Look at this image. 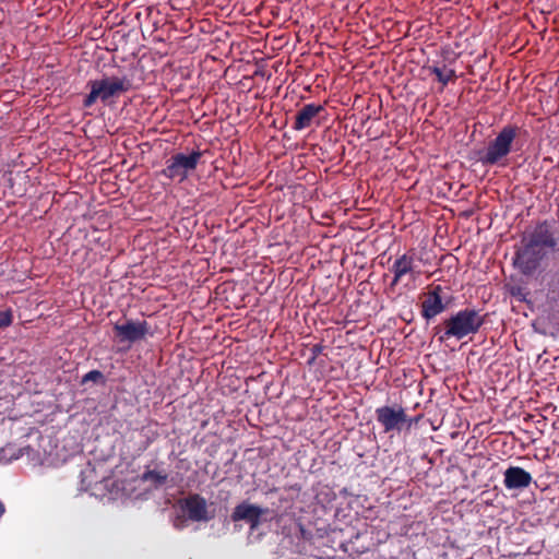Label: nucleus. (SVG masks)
Masks as SVG:
<instances>
[{"label":"nucleus","instance_id":"obj_1","mask_svg":"<svg viewBox=\"0 0 559 559\" xmlns=\"http://www.w3.org/2000/svg\"><path fill=\"white\" fill-rule=\"evenodd\" d=\"M91 91L84 99V106L91 107L96 100L108 102L130 91L132 84L127 76H105L90 82Z\"/></svg>","mask_w":559,"mask_h":559},{"label":"nucleus","instance_id":"obj_2","mask_svg":"<svg viewBox=\"0 0 559 559\" xmlns=\"http://www.w3.org/2000/svg\"><path fill=\"white\" fill-rule=\"evenodd\" d=\"M480 313L474 309H464L449 318L445 322L444 335L441 338L455 337L461 340L476 333L483 324Z\"/></svg>","mask_w":559,"mask_h":559},{"label":"nucleus","instance_id":"obj_3","mask_svg":"<svg viewBox=\"0 0 559 559\" xmlns=\"http://www.w3.org/2000/svg\"><path fill=\"white\" fill-rule=\"evenodd\" d=\"M515 138L516 128L511 126L502 128L479 156V160L484 165L500 164L511 153Z\"/></svg>","mask_w":559,"mask_h":559},{"label":"nucleus","instance_id":"obj_4","mask_svg":"<svg viewBox=\"0 0 559 559\" xmlns=\"http://www.w3.org/2000/svg\"><path fill=\"white\" fill-rule=\"evenodd\" d=\"M201 156L202 154L199 151H193L190 154H175L167 159L166 167L162 170V175L180 183L195 170Z\"/></svg>","mask_w":559,"mask_h":559},{"label":"nucleus","instance_id":"obj_5","mask_svg":"<svg viewBox=\"0 0 559 559\" xmlns=\"http://www.w3.org/2000/svg\"><path fill=\"white\" fill-rule=\"evenodd\" d=\"M181 508L188 518L194 522H207L215 515L214 509H211L206 500L198 493L185 498Z\"/></svg>","mask_w":559,"mask_h":559},{"label":"nucleus","instance_id":"obj_6","mask_svg":"<svg viewBox=\"0 0 559 559\" xmlns=\"http://www.w3.org/2000/svg\"><path fill=\"white\" fill-rule=\"evenodd\" d=\"M391 271L393 273L392 285L399 284L406 275L409 280L416 282L421 272L417 269L415 262V253L406 252L400 255L392 264Z\"/></svg>","mask_w":559,"mask_h":559},{"label":"nucleus","instance_id":"obj_7","mask_svg":"<svg viewBox=\"0 0 559 559\" xmlns=\"http://www.w3.org/2000/svg\"><path fill=\"white\" fill-rule=\"evenodd\" d=\"M114 330L120 342L134 343L146 336L148 324L146 321L127 320L123 323L115 324Z\"/></svg>","mask_w":559,"mask_h":559},{"label":"nucleus","instance_id":"obj_8","mask_svg":"<svg viewBox=\"0 0 559 559\" xmlns=\"http://www.w3.org/2000/svg\"><path fill=\"white\" fill-rule=\"evenodd\" d=\"M376 415L385 432L401 430L407 421V416L402 407L382 406L377 408Z\"/></svg>","mask_w":559,"mask_h":559},{"label":"nucleus","instance_id":"obj_9","mask_svg":"<svg viewBox=\"0 0 559 559\" xmlns=\"http://www.w3.org/2000/svg\"><path fill=\"white\" fill-rule=\"evenodd\" d=\"M542 258L540 250L536 249L528 242L516 252L514 263L524 274L534 272Z\"/></svg>","mask_w":559,"mask_h":559},{"label":"nucleus","instance_id":"obj_10","mask_svg":"<svg viewBox=\"0 0 559 559\" xmlns=\"http://www.w3.org/2000/svg\"><path fill=\"white\" fill-rule=\"evenodd\" d=\"M441 293L442 287L437 285L426 294L421 305V314L425 319L430 320L445 310Z\"/></svg>","mask_w":559,"mask_h":559},{"label":"nucleus","instance_id":"obj_11","mask_svg":"<svg viewBox=\"0 0 559 559\" xmlns=\"http://www.w3.org/2000/svg\"><path fill=\"white\" fill-rule=\"evenodd\" d=\"M265 512L266 510L258 506L242 502L235 508L231 519L233 521H247L250 523L251 528L254 530L259 526L260 519Z\"/></svg>","mask_w":559,"mask_h":559},{"label":"nucleus","instance_id":"obj_12","mask_svg":"<svg viewBox=\"0 0 559 559\" xmlns=\"http://www.w3.org/2000/svg\"><path fill=\"white\" fill-rule=\"evenodd\" d=\"M532 483V476L528 472L519 466H510L504 472L503 484L507 489L526 488Z\"/></svg>","mask_w":559,"mask_h":559},{"label":"nucleus","instance_id":"obj_13","mask_svg":"<svg viewBox=\"0 0 559 559\" xmlns=\"http://www.w3.org/2000/svg\"><path fill=\"white\" fill-rule=\"evenodd\" d=\"M528 243L538 250L543 248H552L556 245L550 229L546 223L539 224L534 229Z\"/></svg>","mask_w":559,"mask_h":559},{"label":"nucleus","instance_id":"obj_14","mask_svg":"<svg viewBox=\"0 0 559 559\" xmlns=\"http://www.w3.org/2000/svg\"><path fill=\"white\" fill-rule=\"evenodd\" d=\"M323 110L321 105L307 104L296 115L294 129L304 130L310 127L313 118Z\"/></svg>","mask_w":559,"mask_h":559},{"label":"nucleus","instance_id":"obj_15","mask_svg":"<svg viewBox=\"0 0 559 559\" xmlns=\"http://www.w3.org/2000/svg\"><path fill=\"white\" fill-rule=\"evenodd\" d=\"M429 71L436 75L437 80L442 84V86H445L448 83L454 81L456 78L455 71L451 68H448L447 66H435L429 68Z\"/></svg>","mask_w":559,"mask_h":559},{"label":"nucleus","instance_id":"obj_16","mask_svg":"<svg viewBox=\"0 0 559 559\" xmlns=\"http://www.w3.org/2000/svg\"><path fill=\"white\" fill-rule=\"evenodd\" d=\"M143 478L156 484H164L167 479V475L156 471H148L143 475Z\"/></svg>","mask_w":559,"mask_h":559},{"label":"nucleus","instance_id":"obj_17","mask_svg":"<svg viewBox=\"0 0 559 559\" xmlns=\"http://www.w3.org/2000/svg\"><path fill=\"white\" fill-rule=\"evenodd\" d=\"M12 312L11 310H5L0 312V329L5 328L12 324Z\"/></svg>","mask_w":559,"mask_h":559},{"label":"nucleus","instance_id":"obj_18","mask_svg":"<svg viewBox=\"0 0 559 559\" xmlns=\"http://www.w3.org/2000/svg\"><path fill=\"white\" fill-rule=\"evenodd\" d=\"M103 378V374L100 371L98 370H92L90 372H87L86 374H84V377L82 378V383H86L88 381H98L99 379Z\"/></svg>","mask_w":559,"mask_h":559},{"label":"nucleus","instance_id":"obj_19","mask_svg":"<svg viewBox=\"0 0 559 559\" xmlns=\"http://www.w3.org/2000/svg\"><path fill=\"white\" fill-rule=\"evenodd\" d=\"M5 513V506L4 503L0 500V519L2 518V515Z\"/></svg>","mask_w":559,"mask_h":559}]
</instances>
